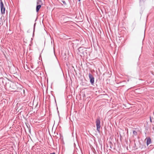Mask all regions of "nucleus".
<instances>
[{"label":"nucleus","mask_w":154,"mask_h":154,"mask_svg":"<svg viewBox=\"0 0 154 154\" xmlns=\"http://www.w3.org/2000/svg\"><path fill=\"white\" fill-rule=\"evenodd\" d=\"M7 86L9 87L11 89L13 90H17L20 87V85L17 82H14L11 81H9L6 84Z\"/></svg>","instance_id":"f257e3e1"},{"label":"nucleus","mask_w":154,"mask_h":154,"mask_svg":"<svg viewBox=\"0 0 154 154\" xmlns=\"http://www.w3.org/2000/svg\"><path fill=\"white\" fill-rule=\"evenodd\" d=\"M96 123L97 126V131L99 132L100 127V118H98L96 119Z\"/></svg>","instance_id":"f03ea898"},{"label":"nucleus","mask_w":154,"mask_h":154,"mask_svg":"<svg viewBox=\"0 0 154 154\" xmlns=\"http://www.w3.org/2000/svg\"><path fill=\"white\" fill-rule=\"evenodd\" d=\"M86 50L85 48L80 47L79 49V54L82 56V55H84L85 53H86Z\"/></svg>","instance_id":"7ed1b4c3"},{"label":"nucleus","mask_w":154,"mask_h":154,"mask_svg":"<svg viewBox=\"0 0 154 154\" xmlns=\"http://www.w3.org/2000/svg\"><path fill=\"white\" fill-rule=\"evenodd\" d=\"M0 1L1 12L2 14H4L5 13V8L4 7V4L2 1V0H0Z\"/></svg>","instance_id":"20e7f679"},{"label":"nucleus","mask_w":154,"mask_h":154,"mask_svg":"<svg viewBox=\"0 0 154 154\" xmlns=\"http://www.w3.org/2000/svg\"><path fill=\"white\" fill-rule=\"evenodd\" d=\"M89 78L90 80V82L92 85H93L94 82V78L90 73L89 74Z\"/></svg>","instance_id":"39448f33"},{"label":"nucleus","mask_w":154,"mask_h":154,"mask_svg":"<svg viewBox=\"0 0 154 154\" xmlns=\"http://www.w3.org/2000/svg\"><path fill=\"white\" fill-rule=\"evenodd\" d=\"M151 139L150 137H148L147 138V141H146V145L147 146H148L149 144H150L151 143Z\"/></svg>","instance_id":"423d86ee"},{"label":"nucleus","mask_w":154,"mask_h":154,"mask_svg":"<svg viewBox=\"0 0 154 154\" xmlns=\"http://www.w3.org/2000/svg\"><path fill=\"white\" fill-rule=\"evenodd\" d=\"M37 5H41L42 6L43 4V3L41 0H37Z\"/></svg>","instance_id":"0eeeda50"},{"label":"nucleus","mask_w":154,"mask_h":154,"mask_svg":"<svg viewBox=\"0 0 154 154\" xmlns=\"http://www.w3.org/2000/svg\"><path fill=\"white\" fill-rule=\"evenodd\" d=\"M41 5H37L36 7V11L37 12H38L39 9L41 8Z\"/></svg>","instance_id":"6e6552de"},{"label":"nucleus","mask_w":154,"mask_h":154,"mask_svg":"<svg viewBox=\"0 0 154 154\" xmlns=\"http://www.w3.org/2000/svg\"><path fill=\"white\" fill-rule=\"evenodd\" d=\"M133 134L135 136H136L137 135V133L136 131H133Z\"/></svg>","instance_id":"1a4fd4ad"},{"label":"nucleus","mask_w":154,"mask_h":154,"mask_svg":"<svg viewBox=\"0 0 154 154\" xmlns=\"http://www.w3.org/2000/svg\"><path fill=\"white\" fill-rule=\"evenodd\" d=\"M50 154H55L54 152H53L52 153H51Z\"/></svg>","instance_id":"9d476101"},{"label":"nucleus","mask_w":154,"mask_h":154,"mask_svg":"<svg viewBox=\"0 0 154 154\" xmlns=\"http://www.w3.org/2000/svg\"><path fill=\"white\" fill-rule=\"evenodd\" d=\"M150 122H152V120H151V117H150Z\"/></svg>","instance_id":"9b49d317"},{"label":"nucleus","mask_w":154,"mask_h":154,"mask_svg":"<svg viewBox=\"0 0 154 154\" xmlns=\"http://www.w3.org/2000/svg\"><path fill=\"white\" fill-rule=\"evenodd\" d=\"M79 1H80V0H78Z\"/></svg>","instance_id":"f8f14e48"}]
</instances>
